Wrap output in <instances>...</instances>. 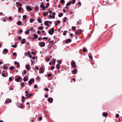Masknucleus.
<instances>
[{"label": "nucleus", "mask_w": 122, "mask_h": 122, "mask_svg": "<svg viewBox=\"0 0 122 122\" xmlns=\"http://www.w3.org/2000/svg\"><path fill=\"white\" fill-rule=\"evenodd\" d=\"M39 45L41 47H43L45 46V43L43 41H41L38 42Z\"/></svg>", "instance_id": "1"}, {"label": "nucleus", "mask_w": 122, "mask_h": 122, "mask_svg": "<svg viewBox=\"0 0 122 122\" xmlns=\"http://www.w3.org/2000/svg\"><path fill=\"white\" fill-rule=\"evenodd\" d=\"M54 31V29L53 28H51V30H49L48 33L50 35H52Z\"/></svg>", "instance_id": "2"}, {"label": "nucleus", "mask_w": 122, "mask_h": 122, "mask_svg": "<svg viewBox=\"0 0 122 122\" xmlns=\"http://www.w3.org/2000/svg\"><path fill=\"white\" fill-rule=\"evenodd\" d=\"M35 80L34 78L31 79L28 81V83L29 84H31L33 83L34 82Z\"/></svg>", "instance_id": "3"}, {"label": "nucleus", "mask_w": 122, "mask_h": 122, "mask_svg": "<svg viewBox=\"0 0 122 122\" xmlns=\"http://www.w3.org/2000/svg\"><path fill=\"white\" fill-rule=\"evenodd\" d=\"M71 64L72 66L74 68L76 66V63L74 61H72L71 62Z\"/></svg>", "instance_id": "4"}, {"label": "nucleus", "mask_w": 122, "mask_h": 122, "mask_svg": "<svg viewBox=\"0 0 122 122\" xmlns=\"http://www.w3.org/2000/svg\"><path fill=\"white\" fill-rule=\"evenodd\" d=\"M40 7L42 8V10H44L45 9V7L43 5V2H41V3L40 5Z\"/></svg>", "instance_id": "5"}, {"label": "nucleus", "mask_w": 122, "mask_h": 122, "mask_svg": "<svg viewBox=\"0 0 122 122\" xmlns=\"http://www.w3.org/2000/svg\"><path fill=\"white\" fill-rule=\"evenodd\" d=\"M33 8L35 9V10L36 12H38L39 10V8L38 6L37 5H36Z\"/></svg>", "instance_id": "6"}, {"label": "nucleus", "mask_w": 122, "mask_h": 122, "mask_svg": "<svg viewBox=\"0 0 122 122\" xmlns=\"http://www.w3.org/2000/svg\"><path fill=\"white\" fill-rule=\"evenodd\" d=\"M53 101V99L52 97H49L48 98V101L50 103L52 102Z\"/></svg>", "instance_id": "7"}, {"label": "nucleus", "mask_w": 122, "mask_h": 122, "mask_svg": "<svg viewBox=\"0 0 122 122\" xmlns=\"http://www.w3.org/2000/svg\"><path fill=\"white\" fill-rule=\"evenodd\" d=\"M26 9L27 10H29L30 11H31L32 9L30 6L26 5Z\"/></svg>", "instance_id": "8"}, {"label": "nucleus", "mask_w": 122, "mask_h": 122, "mask_svg": "<svg viewBox=\"0 0 122 122\" xmlns=\"http://www.w3.org/2000/svg\"><path fill=\"white\" fill-rule=\"evenodd\" d=\"M40 70L39 71L40 73L41 74L43 73L44 71V69L42 68V67H40Z\"/></svg>", "instance_id": "9"}, {"label": "nucleus", "mask_w": 122, "mask_h": 122, "mask_svg": "<svg viewBox=\"0 0 122 122\" xmlns=\"http://www.w3.org/2000/svg\"><path fill=\"white\" fill-rule=\"evenodd\" d=\"M82 32V30L81 29H78L77 30V35L81 33Z\"/></svg>", "instance_id": "10"}, {"label": "nucleus", "mask_w": 122, "mask_h": 122, "mask_svg": "<svg viewBox=\"0 0 122 122\" xmlns=\"http://www.w3.org/2000/svg\"><path fill=\"white\" fill-rule=\"evenodd\" d=\"M25 68L28 71H29L30 69V67L29 66L28 64H27L25 66Z\"/></svg>", "instance_id": "11"}, {"label": "nucleus", "mask_w": 122, "mask_h": 122, "mask_svg": "<svg viewBox=\"0 0 122 122\" xmlns=\"http://www.w3.org/2000/svg\"><path fill=\"white\" fill-rule=\"evenodd\" d=\"M11 100L10 99H7L5 101V102L6 103H10L11 102Z\"/></svg>", "instance_id": "12"}, {"label": "nucleus", "mask_w": 122, "mask_h": 122, "mask_svg": "<svg viewBox=\"0 0 122 122\" xmlns=\"http://www.w3.org/2000/svg\"><path fill=\"white\" fill-rule=\"evenodd\" d=\"M71 41V40L70 39H68L67 40H66L65 41V43H69Z\"/></svg>", "instance_id": "13"}, {"label": "nucleus", "mask_w": 122, "mask_h": 122, "mask_svg": "<svg viewBox=\"0 0 122 122\" xmlns=\"http://www.w3.org/2000/svg\"><path fill=\"white\" fill-rule=\"evenodd\" d=\"M102 115L104 117H106L107 116L108 114L107 112H105L102 113Z\"/></svg>", "instance_id": "14"}, {"label": "nucleus", "mask_w": 122, "mask_h": 122, "mask_svg": "<svg viewBox=\"0 0 122 122\" xmlns=\"http://www.w3.org/2000/svg\"><path fill=\"white\" fill-rule=\"evenodd\" d=\"M4 71H3L2 73V76L4 77H6V73H4Z\"/></svg>", "instance_id": "15"}, {"label": "nucleus", "mask_w": 122, "mask_h": 122, "mask_svg": "<svg viewBox=\"0 0 122 122\" xmlns=\"http://www.w3.org/2000/svg\"><path fill=\"white\" fill-rule=\"evenodd\" d=\"M25 42V39L24 38L22 39V41L21 42V43L22 44H24Z\"/></svg>", "instance_id": "16"}, {"label": "nucleus", "mask_w": 122, "mask_h": 122, "mask_svg": "<svg viewBox=\"0 0 122 122\" xmlns=\"http://www.w3.org/2000/svg\"><path fill=\"white\" fill-rule=\"evenodd\" d=\"M33 36H34V37L33 38H32L33 39H36L38 37V36L36 34H34L33 35Z\"/></svg>", "instance_id": "17"}, {"label": "nucleus", "mask_w": 122, "mask_h": 122, "mask_svg": "<svg viewBox=\"0 0 122 122\" xmlns=\"http://www.w3.org/2000/svg\"><path fill=\"white\" fill-rule=\"evenodd\" d=\"M20 77H18L17 79H15V80L17 82H19V80H20Z\"/></svg>", "instance_id": "18"}, {"label": "nucleus", "mask_w": 122, "mask_h": 122, "mask_svg": "<svg viewBox=\"0 0 122 122\" xmlns=\"http://www.w3.org/2000/svg\"><path fill=\"white\" fill-rule=\"evenodd\" d=\"M72 73L73 74H75L76 73V70L75 69H74L72 71Z\"/></svg>", "instance_id": "19"}, {"label": "nucleus", "mask_w": 122, "mask_h": 122, "mask_svg": "<svg viewBox=\"0 0 122 122\" xmlns=\"http://www.w3.org/2000/svg\"><path fill=\"white\" fill-rule=\"evenodd\" d=\"M27 18L26 15H24L23 16V18L24 20H25Z\"/></svg>", "instance_id": "20"}, {"label": "nucleus", "mask_w": 122, "mask_h": 122, "mask_svg": "<svg viewBox=\"0 0 122 122\" xmlns=\"http://www.w3.org/2000/svg\"><path fill=\"white\" fill-rule=\"evenodd\" d=\"M60 65L59 64H57L56 65V67L58 70H59L60 69Z\"/></svg>", "instance_id": "21"}, {"label": "nucleus", "mask_w": 122, "mask_h": 122, "mask_svg": "<svg viewBox=\"0 0 122 122\" xmlns=\"http://www.w3.org/2000/svg\"><path fill=\"white\" fill-rule=\"evenodd\" d=\"M23 80L24 81H26L28 80V79L26 76H25Z\"/></svg>", "instance_id": "22"}, {"label": "nucleus", "mask_w": 122, "mask_h": 122, "mask_svg": "<svg viewBox=\"0 0 122 122\" xmlns=\"http://www.w3.org/2000/svg\"><path fill=\"white\" fill-rule=\"evenodd\" d=\"M30 30L29 29H28L27 30V31H25V34H28L29 33V31Z\"/></svg>", "instance_id": "23"}, {"label": "nucleus", "mask_w": 122, "mask_h": 122, "mask_svg": "<svg viewBox=\"0 0 122 122\" xmlns=\"http://www.w3.org/2000/svg\"><path fill=\"white\" fill-rule=\"evenodd\" d=\"M15 69V67L14 66H11L9 68V69L10 70H13Z\"/></svg>", "instance_id": "24"}, {"label": "nucleus", "mask_w": 122, "mask_h": 122, "mask_svg": "<svg viewBox=\"0 0 122 122\" xmlns=\"http://www.w3.org/2000/svg\"><path fill=\"white\" fill-rule=\"evenodd\" d=\"M48 14V12L47 11L45 12L43 14V15L44 16H45L46 15H47Z\"/></svg>", "instance_id": "25"}, {"label": "nucleus", "mask_w": 122, "mask_h": 122, "mask_svg": "<svg viewBox=\"0 0 122 122\" xmlns=\"http://www.w3.org/2000/svg\"><path fill=\"white\" fill-rule=\"evenodd\" d=\"M3 51L7 53L8 52V51L7 49H5L3 50Z\"/></svg>", "instance_id": "26"}, {"label": "nucleus", "mask_w": 122, "mask_h": 122, "mask_svg": "<svg viewBox=\"0 0 122 122\" xmlns=\"http://www.w3.org/2000/svg\"><path fill=\"white\" fill-rule=\"evenodd\" d=\"M48 21H46L44 22V24L45 25L47 26L48 24Z\"/></svg>", "instance_id": "27"}, {"label": "nucleus", "mask_w": 122, "mask_h": 122, "mask_svg": "<svg viewBox=\"0 0 122 122\" xmlns=\"http://www.w3.org/2000/svg\"><path fill=\"white\" fill-rule=\"evenodd\" d=\"M37 21L39 23H41L42 22V21L41 19L40 18H38V19Z\"/></svg>", "instance_id": "28"}, {"label": "nucleus", "mask_w": 122, "mask_h": 122, "mask_svg": "<svg viewBox=\"0 0 122 122\" xmlns=\"http://www.w3.org/2000/svg\"><path fill=\"white\" fill-rule=\"evenodd\" d=\"M16 5H19V6H22V5L21 4H20V3H19L18 2H17L16 3Z\"/></svg>", "instance_id": "29"}, {"label": "nucleus", "mask_w": 122, "mask_h": 122, "mask_svg": "<svg viewBox=\"0 0 122 122\" xmlns=\"http://www.w3.org/2000/svg\"><path fill=\"white\" fill-rule=\"evenodd\" d=\"M43 28V26H39L38 27V29L39 30H42Z\"/></svg>", "instance_id": "30"}, {"label": "nucleus", "mask_w": 122, "mask_h": 122, "mask_svg": "<svg viewBox=\"0 0 122 122\" xmlns=\"http://www.w3.org/2000/svg\"><path fill=\"white\" fill-rule=\"evenodd\" d=\"M22 23L20 21H19L17 23V25H20Z\"/></svg>", "instance_id": "31"}, {"label": "nucleus", "mask_w": 122, "mask_h": 122, "mask_svg": "<svg viewBox=\"0 0 122 122\" xmlns=\"http://www.w3.org/2000/svg\"><path fill=\"white\" fill-rule=\"evenodd\" d=\"M87 51V49L85 48H83L82 49V51L83 52H85Z\"/></svg>", "instance_id": "32"}, {"label": "nucleus", "mask_w": 122, "mask_h": 122, "mask_svg": "<svg viewBox=\"0 0 122 122\" xmlns=\"http://www.w3.org/2000/svg\"><path fill=\"white\" fill-rule=\"evenodd\" d=\"M71 4V3L70 2H68L66 4V6H68L70 5Z\"/></svg>", "instance_id": "33"}, {"label": "nucleus", "mask_w": 122, "mask_h": 122, "mask_svg": "<svg viewBox=\"0 0 122 122\" xmlns=\"http://www.w3.org/2000/svg\"><path fill=\"white\" fill-rule=\"evenodd\" d=\"M76 1L75 0H73L71 2V4L72 3V4H73L75 3Z\"/></svg>", "instance_id": "34"}, {"label": "nucleus", "mask_w": 122, "mask_h": 122, "mask_svg": "<svg viewBox=\"0 0 122 122\" xmlns=\"http://www.w3.org/2000/svg\"><path fill=\"white\" fill-rule=\"evenodd\" d=\"M71 28L73 31L75 30L76 29V27L74 26H72L71 27Z\"/></svg>", "instance_id": "35"}, {"label": "nucleus", "mask_w": 122, "mask_h": 122, "mask_svg": "<svg viewBox=\"0 0 122 122\" xmlns=\"http://www.w3.org/2000/svg\"><path fill=\"white\" fill-rule=\"evenodd\" d=\"M21 86L22 87H23L24 86V83L23 82H22L21 83Z\"/></svg>", "instance_id": "36"}, {"label": "nucleus", "mask_w": 122, "mask_h": 122, "mask_svg": "<svg viewBox=\"0 0 122 122\" xmlns=\"http://www.w3.org/2000/svg\"><path fill=\"white\" fill-rule=\"evenodd\" d=\"M22 8V7H19L18 9V11L19 12H20Z\"/></svg>", "instance_id": "37"}, {"label": "nucleus", "mask_w": 122, "mask_h": 122, "mask_svg": "<svg viewBox=\"0 0 122 122\" xmlns=\"http://www.w3.org/2000/svg\"><path fill=\"white\" fill-rule=\"evenodd\" d=\"M63 14L62 13H60L58 15V16L59 17H61L63 15Z\"/></svg>", "instance_id": "38"}, {"label": "nucleus", "mask_w": 122, "mask_h": 122, "mask_svg": "<svg viewBox=\"0 0 122 122\" xmlns=\"http://www.w3.org/2000/svg\"><path fill=\"white\" fill-rule=\"evenodd\" d=\"M57 62L60 64H61V60H58L57 61Z\"/></svg>", "instance_id": "39"}, {"label": "nucleus", "mask_w": 122, "mask_h": 122, "mask_svg": "<svg viewBox=\"0 0 122 122\" xmlns=\"http://www.w3.org/2000/svg\"><path fill=\"white\" fill-rule=\"evenodd\" d=\"M9 20H10L12 21L13 20V19L12 17L11 16H10L9 18Z\"/></svg>", "instance_id": "40"}, {"label": "nucleus", "mask_w": 122, "mask_h": 122, "mask_svg": "<svg viewBox=\"0 0 122 122\" xmlns=\"http://www.w3.org/2000/svg\"><path fill=\"white\" fill-rule=\"evenodd\" d=\"M8 68V67L4 66H3V68L5 70H6Z\"/></svg>", "instance_id": "41"}, {"label": "nucleus", "mask_w": 122, "mask_h": 122, "mask_svg": "<svg viewBox=\"0 0 122 122\" xmlns=\"http://www.w3.org/2000/svg\"><path fill=\"white\" fill-rule=\"evenodd\" d=\"M34 19H31L30 20V22L31 23H32L33 22V21H34Z\"/></svg>", "instance_id": "42"}, {"label": "nucleus", "mask_w": 122, "mask_h": 122, "mask_svg": "<svg viewBox=\"0 0 122 122\" xmlns=\"http://www.w3.org/2000/svg\"><path fill=\"white\" fill-rule=\"evenodd\" d=\"M49 3H47L46 4V6L45 7V8H47L48 7V6H49Z\"/></svg>", "instance_id": "43"}, {"label": "nucleus", "mask_w": 122, "mask_h": 122, "mask_svg": "<svg viewBox=\"0 0 122 122\" xmlns=\"http://www.w3.org/2000/svg\"><path fill=\"white\" fill-rule=\"evenodd\" d=\"M119 114H117L116 115V118H118L119 117Z\"/></svg>", "instance_id": "44"}, {"label": "nucleus", "mask_w": 122, "mask_h": 122, "mask_svg": "<svg viewBox=\"0 0 122 122\" xmlns=\"http://www.w3.org/2000/svg\"><path fill=\"white\" fill-rule=\"evenodd\" d=\"M17 45H12V46L14 48H16L17 47Z\"/></svg>", "instance_id": "45"}, {"label": "nucleus", "mask_w": 122, "mask_h": 122, "mask_svg": "<svg viewBox=\"0 0 122 122\" xmlns=\"http://www.w3.org/2000/svg\"><path fill=\"white\" fill-rule=\"evenodd\" d=\"M77 3H78V5H79L80 6H81V3L80 2H77Z\"/></svg>", "instance_id": "46"}, {"label": "nucleus", "mask_w": 122, "mask_h": 122, "mask_svg": "<svg viewBox=\"0 0 122 122\" xmlns=\"http://www.w3.org/2000/svg\"><path fill=\"white\" fill-rule=\"evenodd\" d=\"M15 65H17V64H19V62H18L16 61H15Z\"/></svg>", "instance_id": "47"}, {"label": "nucleus", "mask_w": 122, "mask_h": 122, "mask_svg": "<svg viewBox=\"0 0 122 122\" xmlns=\"http://www.w3.org/2000/svg\"><path fill=\"white\" fill-rule=\"evenodd\" d=\"M48 37H44L43 38H42V39H45V40H47L48 39Z\"/></svg>", "instance_id": "48"}, {"label": "nucleus", "mask_w": 122, "mask_h": 122, "mask_svg": "<svg viewBox=\"0 0 122 122\" xmlns=\"http://www.w3.org/2000/svg\"><path fill=\"white\" fill-rule=\"evenodd\" d=\"M65 1L64 0H61V2L62 4H63L64 3Z\"/></svg>", "instance_id": "49"}, {"label": "nucleus", "mask_w": 122, "mask_h": 122, "mask_svg": "<svg viewBox=\"0 0 122 122\" xmlns=\"http://www.w3.org/2000/svg\"><path fill=\"white\" fill-rule=\"evenodd\" d=\"M33 95V94L31 93L29 95H28V96L29 97H31Z\"/></svg>", "instance_id": "50"}, {"label": "nucleus", "mask_w": 122, "mask_h": 122, "mask_svg": "<svg viewBox=\"0 0 122 122\" xmlns=\"http://www.w3.org/2000/svg\"><path fill=\"white\" fill-rule=\"evenodd\" d=\"M66 17H65L63 20V21L64 22H65L66 21Z\"/></svg>", "instance_id": "51"}, {"label": "nucleus", "mask_w": 122, "mask_h": 122, "mask_svg": "<svg viewBox=\"0 0 122 122\" xmlns=\"http://www.w3.org/2000/svg\"><path fill=\"white\" fill-rule=\"evenodd\" d=\"M89 58L91 59V60H92L93 59L92 56L90 55L89 56Z\"/></svg>", "instance_id": "52"}, {"label": "nucleus", "mask_w": 122, "mask_h": 122, "mask_svg": "<svg viewBox=\"0 0 122 122\" xmlns=\"http://www.w3.org/2000/svg\"><path fill=\"white\" fill-rule=\"evenodd\" d=\"M35 69H36V70H38V66H36V67L35 68Z\"/></svg>", "instance_id": "53"}, {"label": "nucleus", "mask_w": 122, "mask_h": 122, "mask_svg": "<svg viewBox=\"0 0 122 122\" xmlns=\"http://www.w3.org/2000/svg\"><path fill=\"white\" fill-rule=\"evenodd\" d=\"M21 39V37L20 36H19L18 38V39L19 40H20Z\"/></svg>", "instance_id": "54"}, {"label": "nucleus", "mask_w": 122, "mask_h": 122, "mask_svg": "<svg viewBox=\"0 0 122 122\" xmlns=\"http://www.w3.org/2000/svg\"><path fill=\"white\" fill-rule=\"evenodd\" d=\"M52 75L51 74H47V76L49 77H50Z\"/></svg>", "instance_id": "55"}, {"label": "nucleus", "mask_w": 122, "mask_h": 122, "mask_svg": "<svg viewBox=\"0 0 122 122\" xmlns=\"http://www.w3.org/2000/svg\"><path fill=\"white\" fill-rule=\"evenodd\" d=\"M17 55V54L15 52H14L13 53V55L14 56H15Z\"/></svg>", "instance_id": "56"}, {"label": "nucleus", "mask_w": 122, "mask_h": 122, "mask_svg": "<svg viewBox=\"0 0 122 122\" xmlns=\"http://www.w3.org/2000/svg\"><path fill=\"white\" fill-rule=\"evenodd\" d=\"M17 66L18 68L20 67V63H19L17 65Z\"/></svg>", "instance_id": "57"}, {"label": "nucleus", "mask_w": 122, "mask_h": 122, "mask_svg": "<svg viewBox=\"0 0 122 122\" xmlns=\"http://www.w3.org/2000/svg\"><path fill=\"white\" fill-rule=\"evenodd\" d=\"M9 80L10 81H11L12 80V77H9Z\"/></svg>", "instance_id": "58"}, {"label": "nucleus", "mask_w": 122, "mask_h": 122, "mask_svg": "<svg viewBox=\"0 0 122 122\" xmlns=\"http://www.w3.org/2000/svg\"><path fill=\"white\" fill-rule=\"evenodd\" d=\"M44 90H45L46 91H49V89L47 88H45L44 89Z\"/></svg>", "instance_id": "59"}, {"label": "nucleus", "mask_w": 122, "mask_h": 122, "mask_svg": "<svg viewBox=\"0 0 122 122\" xmlns=\"http://www.w3.org/2000/svg\"><path fill=\"white\" fill-rule=\"evenodd\" d=\"M54 67L53 66H52L51 67V69L52 70L54 69Z\"/></svg>", "instance_id": "60"}, {"label": "nucleus", "mask_w": 122, "mask_h": 122, "mask_svg": "<svg viewBox=\"0 0 122 122\" xmlns=\"http://www.w3.org/2000/svg\"><path fill=\"white\" fill-rule=\"evenodd\" d=\"M37 85H34V88H37Z\"/></svg>", "instance_id": "61"}, {"label": "nucleus", "mask_w": 122, "mask_h": 122, "mask_svg": "<svg viewBox=\"0 0 122 122\" xmlns=\"http://www.w3.org/2000/svg\"><path fill=\"white\" fill-rule=\"evenodd\" d=\"M42 118L41 117H39V120L40 121H41L42 120Z\"/></svg>", "instance_id": "62"}, {"label": "nucleus", "mask_w": 122, "mask_h": 122, "mask_svg": "<svg viewBox=\"0 0 122 122\" xmlns=\"http://www.w3.org/2000/svg\"><path fill=\"white\" fill-rule=\"evenodd\" d=\"M40 79V77L39 76H37L36 77V79L37 80H38Z\"/></svg>", "instance_id": "63"}, {"label": "nucleus", "mask_w": 122, "mask_h": 122, "mask_svg": "<svg viewBox=\"0 0 122 122\" xmlns=\"http://www.w3.org/2000/svg\"><path fill=\"white\" fill-rule=\"evenodd\" d=\"M81 23H80L79 21H78L77 22V25H78Z\"/></svg>", "instance_id": "64"}]
</instances>
